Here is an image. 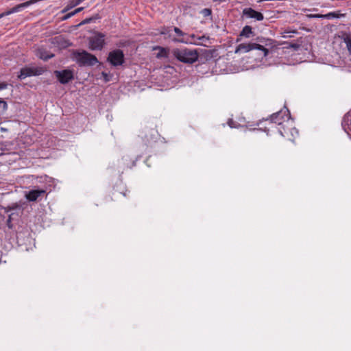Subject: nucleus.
<instances>
[{"label":"nucleus","instance_id":"nucleus-1","mask_svg":"<svg viewBox=\"0 0 351 351\" xmlns=\"http://www.w3.org/2000/svg\"><path fill=\"white\" fill-rule=\"evenodd\" d=\"M256 42L253 43L255 50L259 51V55L268 59L278 54V50L280 49V48L278 47L277 42L275 40L258 36L256 38Z\"/></svg>","mask_w":351,"mask_h":351},{"label":"nucleus","instance_id":"nucleus-2","mask_svg":"<svg viewBox=\"0 0 351 351\" xmlns=\"http://www.w3.org/2000/svg\"><path fill=\"white\" fill-rule=\"evenodd\" d=\"M72 58L80 66H92L99 62L97 58L85 50H74Z\"/></svg>","mask_w":351,"mask_h":351},{"label":"nucleus","instance_id":"nucleus-3","mask_svg":"<svg viewBox=\"0 0 351 351\" xmlns=\"http://www.w3.org/2000/svg\"><path fill=\"white\" fill-rule=\"evenodd\" d=\"M173 56L180 62L185 64H193L198 60L199 53L197 49L188 48L175 49Z\"/></svg>","mask_w":351,"mask_h":351},{"label":"nucleus","instance_id":"nucleus-4","mask_svg":"<svg viewBox=\"0 0 351 351\" xmlns=\"http://www.w3.org/2000/svg\"><path fill=\"white\" fill-rule=\"evenodd\" d=\"M104 38L105 35L103 33L99 32H95L94 36L88 38L89 49L92 51H101L106 45Z\"/></svg>","mask_w":351,"mask_h":351},{"label":"nucleus","instance_id":"nucleus-5","mask_svg":"<svg viewBox=\"0 0 351 351\" xmlns=\"http://www.w3.org/2000/svg\"><path fill=\"white\" fill-rule=\"evenodd\" d=\"M107 61L113 66H122L125 62V56L121 49H117L109 52Z\"/></svg>","mask_w":351,"mask_h":351},{"label":"nucleus","instance_id":"nucleus-6","mask_svg":"<svg viewBox=\"0 0 351 351\" xmlns=\"http://www.w3.org/2000/svg\"><path fill=\"white\" fill-rule=\"evenodd\" d=\"M45 72V69L42 67H28L25 66L21 69L20 74L18 77L20 80H24L27 77L38 76Z\"/></svg>","mask_w":351,"mask_h":351},{"label":"nucleus","instance_id":"nucleus-7","mask_svg":"<svg viewBox=\"0 0 351 351\" xmlns=\"http://www.w3.org/2000/svg\"><path fill=\"white\" fill-rule=\"evenodd\" d=\"M291 117V114L289 109L285 107L284 109L280 110V111L272 114L270 116V120L271 123H277L279 125H281L285 121H289Z\"/></svg>","mask_w":351,"mask_h":351},{"label":"nucleus","instance_id":"nucleus-8","mask_svg":"<svg viewBox=\"0 0 351 351\" xmlns=\"http://www.w3.org/2000/svg\"><path fill=\"white\" fill-rule=\"evenodd\" d=\"M54 75L58 82L62 84H68L74 79L73 71L70 69H64L62 71H55Z\"/></svg>","mask_w":351,"mask_h":351},{"label":"nucleus","instance_id":"nucleus-9","mask_svg":"<svg viewBox=\"0 0 351 351\" xmlns=\"http://www.w3.org/2000/svg\"><path fill=\"white\" fill-rule=\"evenodd\" d=\"M44 196H47L46 190L34 188L33 189L29 190L25 193V198L29 202H36L42 199Z\"/></svg>","mask_w":351,"mask_h":351},{"label":"nucleus","instance_id":"nucleus-10","mask_svg":"<svg viewBox=\"0 0 351 351\" xmlns=\"http://www.w3.org/2000/svg\"><path fill=\"white\" fill-rule=\"evenodd\" d=\"M243 15L247 18L255 19L257 21H263L264 19L263 14L254 10L252 8H246L243 10Z\"/></svg>","mask_w":351,"mask_h":351},{"label":"nucleus","instance_id":"nucleus-11","mask_svg":"<svg viewBox=\"0 0 351 351\" xmlns=\"http://www.w3.org/2000/svg\"><path fill=\"white\" fill-rule=\"evenodd\" d=\"M197 37H198V36L193 34H191V35L186 34V36L185 38H173V40H174L175 42H178V43H186V44L189 43V44L199 45L200 44V42L197 41Z\"/></svg>","mask_w":351,"mask_h":351},{"label":"nucleus","instance_id":"nucleus-12","mask_svg":"<svg viewBox=\"0 0 351 351\" xmlns=\"http://www.w3.org/2000/svg\"><path fill=\"white\" fill-rule=\"evenodd\" d=\"M255 50L253 43H241L239 45L236 49V53H247L250 51Z\"/></svg>","mask_w":351,"mask_h":351},{"label":"nucleus","instance_id":"nucleus-13","mask_svg":"<svg viewBox=\"0 0 351 351\" xmlns=\"http://www.w3.org/2000/svg\"><path fill=\"white\" fill-rule=\"evenodd\" d=\"M351 125V118L350 115V112H348L343 117V120L341 122V126L343 130L348 134V131L350 130V126Z\"/></svg>","mask_w":351,"mask_h":351},{"label":"nucleus","instance_id":"nucleus-14","mask_svg":"<svg viewBox=\"0 0 351 351\" xmlns=\"http://www.w3.org/2000/svg\"><path fill=\"white\" fill-rule=\"evenodd\" d=\"M255 34H254V32L252 30V27L249 26V25H245L242 29V30H241V32H240V34H239L240 36L247 38H249L250 37H252Z\"/></svg>","mask_w":351,"mask_h":351},{"label":"nucleus","instance_id":"nucleus-15","mask_svg":"<svg viewBox=\"0 0 351 351\" xmlns=\"http://www.w3.org/2000/svg\"><path fill=\"white\" fill-rule=\"evenodd\" d=\"M100 19H101V16L99 14L97 13L89 18L85 19L78 25L80 26L90 23H95L97 20H99Z\"/></svg>","mask_w":351,"mask_h":351},{"label":"nucleus","instance_id":"nucleus-16","mask_svg":"<svg viewBox=\"0 0 351 351\" xmlns=\"http://www.w3.org/2000/svg\"><path fill=\"white\" fill-rule=\"evenodd\" d=\"M344 14H341L339 11L337 12H331L328 14H324V19H339L342 16H344Z\"/></svg>","mask_w":351,"mask_h":351},{"label":"nucleus","instance_id":"nucleus-17","mask_svg":"<svg viewBox=\"0 0 351 351\" xmlns=\"http://www.w3.org/2000/svg\"><path fill=\"white\" fill-rule=\"evenodd\" d=\"M157 49L159 50V51L156 54V58H162L168 57L169 51L167 49L162 47H158Z\"/></svg>","mask_w":351,"mask_h":351},{"label":"nucleus","instance_id":"nucleus-18","mask_svg":"<svg viewBox=\"0 0 351 351\" xmlns=\"http://www.w3.org/2000/svg\"><path fill=\"white\" fill-rule=\"evenodd\" d=\"M173 29L176 35L179 37L178 38H185L186 36V34L182 32L180 28L173 27Z\"/></svg>","mask_w":351,"mask_h":351},{"label":"nucleus","instance_id":"nucleus-19","mask_svg":"<svg viewBox=\"0 0 351 351\" xmlns=\"http://www.w3.org/2000/svg\"><path fill=\"white\" fill-rule=\"evenodd\" d=\"M8 108V104L6 101L0 99V114H3Z\"/></svg>","mask_w":351,"mask_h":351},{"label":"nucleus","instance_id":"nucleus-20","mask_svg":"<svg viewBox=\"0 0 351 351\" xmlns=\"http://www.w3.org/2000/svg\"><path fill=\"white\" fill-rule=\"evenodd\" d=\"M200 14L204 17L210 16L212 15V10L210 8H204L200 11Z\"/></svg>","mask_w":351,"mask_h":351},{"label":"nucleus","instance_id":"nucleus-21","mask_svg":"<svg viewBox=\"0 0 351 351\" xmlns=\"http://www.w3.org/2000/svg\"><path fill=\"white\" fill-rule=\"evenodd\" d=\"M84 0H75V3L71 5V6H67L66 8H65L62 12L63 13L66 12V11H68L71 8H73L74 6H76L79 4H80L82 2H83Z\"/></svg>","mask_w":351,"mask_h":351},{"label":"nucleus","instance_id":"nucleus-22","mask_svg":"<svg viewBox=\"0 0 351 351\" xmlns=\"http://www.w3.org/2000/svg\"><path fill=\"white\" fill-rule=\"evenodd\" d=\"M344 43H346L348 50L351 55V38L349 37L346 38L344 39Z\"/></svg>","mask_w":351,"mask_h":351},{"label":"nucleus","instance_id":"nucleus-23","mask_svg":"<svg viewBox=\"0 0 351 351\" xmlns=\"http://www.w3.org/2000/svg\"><path fill=\"white\" fill-rule=\"evenodd\" d=\"M228 125L231 128H237L238 126H239V124L234 121V120H232V119H228Z\"/></svg>","mask_w":351,"mask_h":351},{"label":"nucleus","instance_id":"nucleus-24","mask_svg":"<svg viewBox=\"0 0 351 351\" xmlns=\"http://www.w3.org/2000/svg\"><path fill=\"white\" fill-rule=\"evenodd\" d=\"M209 38L206 36H202L199 37H197V41L200 42L199 45H203L202 43L208 40Z\"/></svg>","mask_w":351,"mask_h":351},{"label":"nucleus","instance_id":"nucleus-25","mask_svg":"<svg viewBox=\"0 0 351 351\" xmlns=\"http://www.w3.org/2000/svg\"><path fill=\"white\" fill-rule=\"evenodd\" d=\"M307 17L308 18H316V19H324V14H307Z\"/></svg>","mask_w":351,"mask_h":351},{"label":"nucleus","instance_id":"nucleus-26","mask_svg":"<svg viewBox=\"0 0 351 351\" xmlns=\"http://www.w3.org/2000/svg\"><path fill=\"white\" fill-rule=\"evenodd\" d=\"M73 16H74V14H73V12H69V13L66 14L64 16H62V21L67 20V19H70L71 17H72Z\"/></svg>","mask_w":351,"mask_h":351},{"label":"nucleus","instance_id":"nucleus-27","mask_svg":"<svg viewBox=\"0 0 351 351\" xmlns=\"http://www.w3.org/2000/svg\"><path fill=\"white\" fill-rule=\"evenodd\" d=\"M101 75L104 78V80L107 82H109L110 81V77H109V75L106 73V72H102L101 73Z\"/></svg>","mask_w":351,"mask_h":351},{"label":"nucleus","instance_id":"nucleus-28","mask_svg":"<svg viewBox=\"0 0 351 351\" xmlns=\"http://www.w3.org/2000/svg\"><path fill=\"white\" fill-rule=\"evenodd\" d=\"M170 32H171L170 28H169V27L164 28L163 30L162 31L161 34H169V37H171V34H170Z\"/></svg>","mask_w":351,"mask_h":351},{"label":"nucleus","instance_id":"nucleus-29","mask_svg":"<svg viewBox=\"0 0 351 351\" xmlns=\"http://www.w3.org/2000/svg\"><path fill=\"white\" fill-rule=\"evenodd\" d=\"M8 86V84L7 82H1L0 83V90L7 88Z\"/></svg>","mask_w":351,"mask_h":351},{"label":"nucleus","instance_id":"nucleus-30","mask_svg":"<svg viewBox=\"0 0 351 351\" xmlns=\"http://www.w3.org/2000/svg\"><path fill=\"white\" fill-rule=\"evenodd\" d=\"M7 226L10 228L12 226V215H10L8 217V219H7Z\"/></svg>","mask_w":351,"mask_h":351},{"label":"nucleus","instance_id":"nucleus-31","mask_svg":"<svg viewBox=\"0 0 351 351\" xmlns=\"http://www.w3.org/2000/svg\"><path fill=\"white\" fill-rule=\"evenodd\" d=\"M291 33H296V31H293V32H285L283 37L284 38L291 37V36L289 34Z\"/></svg>","mask_w":351,"mask_h":351},{"label":"nucleus","instance_id":"nucleus-32","mask_svg":"<svg viewBox=\"0 0 351 351\" xmlns=\"http://www.w3.org/2000/svg\"><path fill=\"white\" fill-rule=\"evenodd\" d=\"M83 10H84L83 7L78 8L75 9L74 11H73V14L75 15L76 14L80 12Z\"/></svg>","mask_w":351,"mask_h":351},{"label":"nucleus","instance_id":"nucleus-33","mask_svg":"<svg viewBox=\"0 0 351 351\" xmlns=\"http://www.w3.org/2000/svg\"><path fill=\"white\" fill-rule=\"evenodd\" d=\"M213 2L223 3L226 1L227 0H212Z\"/></svg>","mask_w":351,"mask_h":351},{"label":"nucleus","instance_id":"nucleus-34","mask_svg":"<svg viewBox=\"0 0 351 351\" xmlns=\"http://www.w3.org/2000/svg\"><path fill=\"white\" fill-rule=\"evenodd\" d=\"M278 132L280 133V134L282 136H284V134H283V132L282 130L280 129V128H278Z\"/></svg>","mask_w":351,"mask_h":351},{"label":"nucleus","instance_id":"nucleus-35","mask_svg":"<svg viewBox=\"0 0 351 351\" xmlns=\"http://www.w3.org/2000/svg\"><path fill=\"white\" fill-rule=\"evenodd\" d=\"M52 57H53V54H51V56H48L47 57L44 58V59H45V60H48V59H49V58H52Z\"/></svg>","mask_w":351,"mask_h":351}]
</instances>
